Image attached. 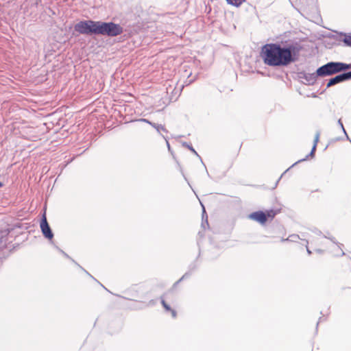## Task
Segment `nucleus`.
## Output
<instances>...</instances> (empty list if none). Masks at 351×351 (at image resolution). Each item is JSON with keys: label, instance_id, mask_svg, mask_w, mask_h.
<instances>
[{"label": "nucleus", "instance_id": "1", "mask_svg": "<svg viewBox=\"0 0 351 351\" xmlns=\"http://www.w3.org/2000/svg\"><path fill=\"white\" fill-rule=\"evenodd\" d=\"M264 62L272 66H286L293 60L289 48L282 47L276 44H267L262 49Z\"/></svg>", "mask_w": 351, "mask_h": 351}, {"label": "nucleus", "instance_id": "2", "mask_svg": "<svg viewBox=\"0 0 351 351\" xmlns=\"http://www.w3.org/2000/svg\"><path fill=\"white\" fill-rule=\"evenodd\" d=\"M350 69L351 64L330 62L318 68L317 75L320 77L328 76Z\"/></svg>", "mask_w": 351, "mask_h": 351}, {"label": "nucleus", "instance_id": "3", "mask_svg": "<svg viewBox=\"0 0 351 351\" xmlns=\"http://www.w3.org/2000/svg\"><path fill=\"white\" fill-rule=\"evenodd\" d=\"M123 32V27L119 25L112 22L98 21L97 34L104 35L108 36H116Z\"/></svg>", "mask_w": 351, "mask_h": 351}, {"label": "nucleus", "instance_id": "4", "mask_svg": "<svg viewBox=\"0 0 351 351\" xmlns=\"http://www.w3.org/2000/svg\"><path fill=\"white\" fill-rule=\"evenodd\" d=\"M98 21H82L75 25V30L82 34H97Z\"/></svg>", "mask_w": 351, "mask_h": 351}, {"label": "nucleus", "instance_id": "5", "mask_svg": "<svg viewBox=\"0 0 351 351\" xmlns=\"http://www.w3.org/2000/svg\"><path fill=\"white\" fill-rule=\"evenodd\" d=\"M276 213L272 210H267L265 213L263 211L254 212L249 215V219L255 221L262 225L265 224L267 219H272Z\"/></svg>", "mask_w": 351, "mask_h": 351}, {"label": "nucleus", "instance_id": "6", "mask_svg": "<svg viewBox=\"0 0 351 351\" xmlns=\"http://www.w3.org/2000/svg\"><path fill=\"white\" fill-rule=\"evenodd\" d=\"M40 230L44 235V237L47 239H52L53 237V234L51 230V228L49 226V223L47 221V217L45 214L43 215L40 224Z\"/></svg>", "mask_w": 351, "mask_h": 351}, {"label": "nucleus", "instance_id": "7", "mask_svg": "<svg viewBox=\"0 0 351 351\" xmlns=\"http://www.w3.org/2000/svg\"><path fill=\"white\" fill-rule=\"evenodd\" d=\"M350 79H351V71L338 75L335 76V77L331 78L328 81V82L327 84V87L332 86L333 85H335L337 84H339L340 82H344V81H346V80H348Z\"/></svg>", "mask_w": 351, "mask_h": 351}, {"label": "nucleus", "instance_id": "8", "mask_svg": "<svg viewBox=\"0 0 351 351\" xmlns=\"http://www.w3.org/2000/svg\"><path fill=\"white\" fill-rule=\"evenodd\" d=\"M318 76L317 71L316 73L304 74V79L308 84H313Z\"/></svg>", "mask_w": 351, "mask_h": 351}, {"label": "nucleus", "instance_id": "9", "mask_svg": "<svg viewBox=\"0 0 351 351\" xmlns=\"http://www.w3.org/2000/svg\"><path fill=\"white\" fill-rule=\"evenodd\" d=\"M339 40L343 42L347 47H351V34H340Z\"/></svg>", "mask_w": 351, "mask_h": 351}, {"label": "nucleus", "instance_id": "10", "mask_svg": "<svg viewBox=\"0 0 351 351\" xmlns=\"http://www.w3.org/2000/svg\"><path fill=\"white\" fill-rule=\"evenodd\" d=\"M319 136H320V132L317 131L316 132V134H315V138H314V142H313V146L311 152L310 153V156L311 157H313L314 156V153L315 152L317 145V143L319 142Z\"/></svg>", "mask_w": 351, "mask_h": 351}, {"label": "nucleus", "instance_id": "11", "mask_svg": "<svg viewBox=\"0 0 351 351\" xmlns=\"http://www.w3.org/2000/svg\"><path fill=\"white\" fill-rule=\"evenodd\" d=\"M319 136H320V132L317 131L316 132V134H315V138H314V142H313V146L311 152L310 153V156L311 157H313L314 156V153L315 152L317 145V143L319 142Z\"/></svg>", "mask_w": 351, "mask_h": 351}, {"label": "nucleus", "instance_id": "12", "mask_svg": "<svg viewBox=\"0 0 351 351\" xmlns=\"http://www.w3.org/2000/svg\"><path fill=\"white\" fill-rule=\"evenodd\" d=\"M162 304L167 311L171 312L173 317H176V312L173 309H171L170 306L168 305L165 300H162Z\"/></svg>", "mask_w": 351, "mask_h": 351}, {"label": "nucleus", "instance_id": "13", "mask_svg": "<svg viewBox=\"0 0 351 351\" xmlns=\"http://www.w3.org/2000/svg\"><path fill=\"white\" fill-rule=\"evenodd\" d=\"M149 125L154 128L159 134H160L161 131H163L165 132H167V130L162 125L156 124L154 123H149Z\"/></svg>", "mask_w": 351, "mask_h": 351}, {"label": "nucleus", "instance_id": "14", "mask_svg": "<svg viewBox=\"0 0 351 351\" xmlns=\"http://www.w3.org/2000/svg\"><path fill=\"white\" fill-rule=\"evenodd\" d=\"M245 0H226L227 3L236 7H239Z\"/></svg>", "mask_w": 351, "mask_h": 351}, {"label": "nucleus", "instance_id": "15", "mask_svg": "<svg viewBox=\"0 0 351 351\" xmlns=\"http://www.w3.org/2000/svg\"><path fill=\"white\" fill-rule=\"evenodd\" d=\"M299 239V236L297 234H292L289 236L287 239H282L281 241L284 242L286 241H289L292 242H295Z\"/></svg>", "mask_w": 351, "mask_h": 351}, {"label": "nucleus", "instance_id": "16", "mask_svg": "<svg viewBox=\"0 0 351 351\" xmlns=\"http://www.w3.org/2000/svg\"><path fill=\"white\" fill-rule=\"evenodd\" d=\"M338 124H339V126L341 127V128L342 131L343 132V133H344V134H345V136H346V138H347L348 140H349V141H350V142L351 143V140L349 138V136H348V135L347 134V132H346V130H345V128H344V127H343V123H342V122H341V119H339V120L338 121Z\"/></svg>", "mask_w": 351, "mask_h": 351}, {"label": "nucleus", "instance_id": "17", "mask_svg": "<svg viewBox=\"0 0 351 351\" xmlns=\"http://www.w3.org/2000/svg\"><path fill=\"white\" fill-rule=\"evenodd\" d=\"M183 145L186 147H187L189 149H190L193 153H194L197 156L199 157L198 154L196 152V151L193 148L192 146L189 145L187 143H184Z\"/></svg>", "mask_w": 351, "mask_h": 351}, {"label": "nucleus", "instance_id": "18", "mask_svg": "<svg viewBox=\"0 0 351 351\" xmlns=\"http://www.w3.org/2000/svg\"><path fill=\"white\" fill-rule=\"evenodd\" d=\"M140 121H143V122H145V123H147L149 124V123H151L149 121H148L147 119H141L139 120Z\"/></svg>", "mask_w": 351, "mask_h": 351}, {"label": "nucleus", "instance_id": "19", "mask_svg": "<svg viewBox=\"0 0 351 351\" xmlns=\"http://www.w3.org/2000/svg\"><path fill=\"white\" fill-rule=\"evenodd\" d=\"M308 243V242L306 241V245H307ZM306 250H307V252L308 254H311V251L308 248V247L306 246Z\"/></svg>", "mask_w": 351, "mask_h": 351}, {"label": "nucleus", "instance_id": "20", "mask_svg": "<svg viewBox=\"0 0 351 351\" xmlns=\"http://www.w3.org/2000/svg\"><path fill=\"white\" fill-rule=\"evenodd\" d=\"M58 250L62 254H64V256H65L66 257H69V256L64 252H63L62 250L60 249H58Z\"/></svg>", "mask_w": 351, "mask_h": 351}, {"label": "nucleus", "instance_id": "21", "mask_svg": "<svg viewBox=\"0 0 351 351\" xmlns=\"http://www.w3.org/2000/svg\"><path fill=\"white\" fill-rule=\"evenodd\" d=\"M337 256H343L344 255V252L341 250V252L340 253H337L336 254Z\"/></svg>", "mask_w": 351, "mask_h": 351}, {"label": "nucleus", "instance_id": "22", "mask_svg": "<svg viewBox=\"0 0 351 351\" xmlns=\"http://www.w3.org/2000/svg\"><path fill=\"white\" fill-rule=\"evenodd\" d=\"M305 160H306V159H302V160H298L297 162H295V164H293V165H292V167H293V165H295V164H297L298 162H301V161H304Z\"/></svg>", "mask_w": 351, "mask_h": 351}, {"label": "nucleus", "instance_id": "23", "mask_svg": "<svg viewBox=\"0 0 351 351\" xmlns=\"http://www.w3.org/2000/svg\"><path fill=\"white\" fill-rule=\"evenodd\" d=\"M167 143L168 147L169 148V144L168 141H167Z\"/></svg>", "mask_w": 351, "mask_h": 351}, {"label": "nucleus", "instance_id": "24", "mask_svg": "<svg viewBox=\"0 0 351 351\" xmlns=\"http://www.w3.org/2000/svg\"><path fill=\"white\" fill-rule=\"evenodd\" d=\"M3 186V184L0 182V187Z\"/></svg>", "mask_w": 351, "mask_h": 351}]
</instances>
